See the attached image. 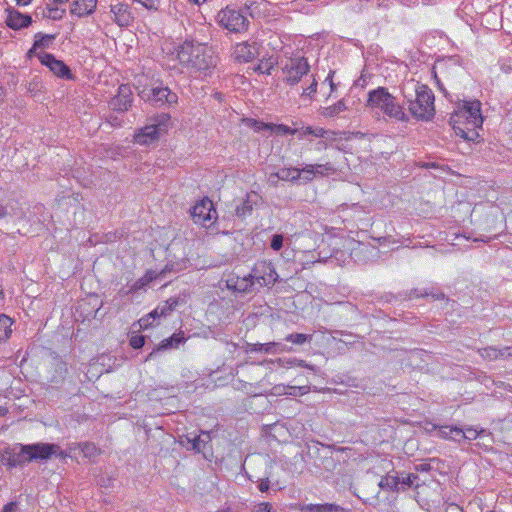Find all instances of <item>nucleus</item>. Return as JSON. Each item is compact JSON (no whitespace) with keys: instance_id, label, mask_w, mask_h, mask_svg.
I'll use <instances>...</instances> for the list:
<instances>
[{"instance_id":"47","label":"nucleus","mask_w":512,"mask_h":512,"mask_svg":"<svg viewBox=\"0 0 512 512\" xmlns=\"http://www.w3.org/2000/svg\"><path fill=\"white\" fill-rule=\"evenodd\" d=\"M449 432H452L450 437L451 440L460 441L464 438V428L452 426V429L449 430Z\"/></svg>"},{"instance_id":"1","label":"nucleus","mask_w":512,"mask_h":512,"mask_svg":"<svg viewBox=\"0 0 512 512\" xmlns=\"http://www.w3.org/2000/svg\"><path fill=\"white\" fill-rule=\"evenodd\" d=\"M177 58L182 65L200 72L209 71L217 64V57L211 47L189 40L180 45Z\"/></svg>"},{"instance_id":"39","label":"nucleus","mask_w":512,"mask_h":512,"mask_svg":"<svg viewBox=\"0 0 512 512\" xmlns=\"http://www.w3.org/2000/svg\"><path fill=\"white\" fill-rule=\"evenodd\" d=\"M315 175H325L333 172L335 169L331 163L314 165Z\"/></svg>"},{"instance_id":"52","label":"nucleus","mask_w":512,"mask_h":512,"mask_svg":"<svg viewBox=\"0 0 512 512\" xmlns=\"http://www.w3.org/2000/svg\"><path fill=\"white\" fill-rule=\"evenodd\" d=\"M512 357V347H504L502 349H498V358L508 359Z\"/></svg>"},{"instance_id":"35","label":"nucleus","mask_w":512,"mask_h":512,"mask_svg":"<svg viewBox=\"0 0 512 512\" xmlns=\"http://www.w3.org/2000/svg\"><path fill=\"white\" fill-rule=\"evenodd\" d=\"M487 434V431L485 429H474L472 427L464 428V438L467 440H475L478 437H482L483 435Z\"/></svg>"},{"instance_id":"58","label":"nucleus","mask_w":512,"mask_h":512,"mask_svg":"<svg viewBox=\"0 0 512 512\" xmlns=\"http://www.w3.org/2000/svg\"><path fill=\"white\" fill-rule=\"evenodd\" d=\"M166 303L168 304V306L171 308V311H174L175 308L179 305L180 303V297H171L169 298L168 300H166Z\"/></svg>"},{"instance_id":"54","label":"nucleus","mask_w":512,"mask_h":512,"mask_svg":"<svg viewBox=\"0 0 512 512\" xmlns=\"http://www.w3.org/2000/svg\"><path fill=\"white\" fill-rule=\"evenodd\" d=\"M254 512H273L272 505L270 503H267V502L260 503L255 508Z\"/></svg>"},{"instance_id":"13","label":"nucleus","mask_w":512,"mask_h":512,"mask_svg":"<svg viewBox=\"0 0 512 512\" xmlns=\"http://www.w3.org/2000/svg\"><path fill=\"white\" fill-rule=\"evenodd\" d=\"M132 95L131 87L128 84H121L118 87L117 95L109 101V107L122 113L128 111L132 106Z\"/></svg>"},{"instance_id":"8","label":"nucleus","mask_w":512,"mask_h":512,"mask_svg":"<svg viewBox=\"0 0 512 512\" xmlns=\"http://www.w3.org/2000/svg\"><path fill=\"white\" fill-rule=\"evenodd\" d=\"M286 74L285 81L293 86L297 84L310 70V65L305 57H293L282 68Z\"/></svg>"},{"instance_id":"28","label":"nucleus","mask_w":512,"mask_h":512,"mask_svg":"<svg viewBox=\"0 0 512 512\" xmlns=\"http://www.w3.org/2000/svg\"><path fill=\"white\" fill-rule=\"evenodd\" d=\"M13 320L5 315H0V343L6 342L12 334Z\"/></svg>"},{"instance_id":"60","label":"nucleus","mask_w":512,"mask_h":512,"mask_svg":"<svg viewBox=\"0 0 512 512\" xmlns=\"http://www.w3.org/2000/svg\"><path fill=\"white\" fill-rule=\"evenodd\" d=\"M298 133L300 134V136H305V135H313V127L311 126H307V127H303L301 129H299Z\"/></svg>"},{"instance_id":"36","label":"nucleus","mask_w":512,"mask_h":512,"mask_svg":"<svg viewBox=\"0 0 512 512\" xmlns=\"http://www.w3.org/2000/svg\"><path fill=\"white\" fill-rule=\"evenodd\" d=\"M154 310L145 315L144 317L140 318L138 323L141 329H147L153 325V322L159 318V316H153Z\"/></svg>"},{"instance_id":"34","label":"nucleus","mask_w":512,"mask_h":512,"mask_svg":"<svg viewBox=\"0 0 512 512\" xmlns=\"http://www.w3.org/2000/svg\"><path fill=\"white\" fill-rule=\"evenodd\" d=\"M298 131L299 129H293L284 124H272L271 127V132H274L276 134L295 135L296 133H298Z\"/></svg>"},{"instance_id":"51","label":"nucleus","mask_w":512,"mask_h":512,"mask_svg":"<svg viewBox=\"0 0 512 512\" xmlns=\"http://www.w3.org/2000/svg\"><path fill=\"white\" fill-rule=\"evenodd\" d=\"M317 91V81L316 79L312 76V82L311 84L309 85L308 88L304 89L303 90V95L305 96H308V97H311L312 94L316 93Z\"/></svg>"},{"instance_id":"53","label":"nucleus","mask_w":512,"mask_h":512,"mask_svg":"<svg viewBox=\"0 0 512 512\" xmlns=\"http://www.w3.org/2000/svg\"><path fill=\"white\" fill-rule=\"evenodd\" d=\"M114 479H112L111 477H108V476H101L97 483L101 486V487H105V488H108L110 486H112V483H113Z\"/></svg>"},{"instance_id":"25","label":"nucleus","mask_w":512,"mask_h":512,"mask_svg":"<svg viewBox=\"0 0 512 512\" xmlns=\"http://www.w3.org/2000/svg\"><path fill=\"white\" fill-rule=\"evenodd\" d=\"M465 113H467V118L472 119L475 125L483 122V118L481 116V103L478 100L467 101L464 104Z\"/></svg>"},{"instance_id":"31","label":"nucleus","mask_w":512,"mask_h":512,"mask_svg":"<svg viewBox=\"0 0 512 512\" xmlns=\"http://www.w3.org/2000/svg\"><path fill=\"white\" fill-rule=\"evenodd\" d=\"M54 38L55 37L53 35L43 34L41 32L35 34V40H34V44L32 46V50L49 47V45L52 43Z\"/></svg>"},{"instance_id":"22","label":"nucleus","mask_w":512,"mask_h":512,"mask_svg":"<svg viewBox=\"0 0 512 512\" xmlns=\"http://www.w3.org/2000/svg\"><path fill=\"white\" fill-rule=\"evenodd\" d=\"M110 11L114 14V21L119 26H127L132 20L131 14L128 11V6L126 4L117 3L115 5H111Z\"/></svg>"},{"instance_id":"2","label":"nucleus","mask_w":512,"mask_h":512,"mask_svg":"<svg viewBox=\"0 0 512 512\" xmlns=\"http://www.w3.org/2000/svg\"><path fill=\"white\" fill-rule=\"evenodd\" d=\"M367 104L372 109H377L390 119L400 122H408L409 117L396 97L389 93L386 87H378L368 92Z\"/></svg>"},{"instance_id":"12","label":"nucleus","mask_w":512,"mask_h":512,"mask_svg":"<svg viewBox=\"0 0 512 512\" xmlns=\"http://www.w3.org/2000/svg\"><path fill=\"white\" fill-rule=\"evenodd\" d=\"M37 57L56 76L63 79L73 78L70 68L63 61L56 59L53 54L41 52L37 54Z\"/></svg>"},{"instance_id":"19","label":"nucleus","mask_w":512,"mask_h":512,"mask_svg":"<svg viewBox=\"0 0 512 512\" xmlns=\"http://www.w3.org/2000/svg\"><path fill=\"white\" fill-rule=\"evenodd\" d=\"M66 374L67 364L62 360H55L52 364V371L47 377V380L53 387H58L64 382Z\"/></svg>"},{"instance_id":"63","label":"nucleus","mask_w":512,"mask_h":512,"mask_svg":"<svg viewBox=\"0 0 512 512\" xmlns=\"http://www.w3.org/2000/svg\"><path fill=\"white\" fill-rule=\"evenodd\" d=\"M276 175H277V172H275V173H271V174L269 175L268 181H269V183H270L271 185L276 186V185H277V183H278V181L280 180V179H277V176H276Z\"/></svg>"},{"instance_id":"18","label":"nucleus","mask_w":512,"mask_h":512,"mask_svg":"<svg viewBox=\"0 0 512 512\" xmlns=\"http://www.w3.org/2000/svg\"><path fill=\"white\" fill-rule=\"evenodd\" d=\"M7 17H6V25L13 30H20L23 28H27L32 24V18L28 14H23L18 10L8 8Z\"/></svg>"},{"instance_id":"6","label":"nucleus","mask_w":512,"mask_h":512,"mask_svg":"<svg viewBox=\"0 0 512 512\" xmlns=\"http://www.w3.org/2000/svg\"><path fill=\"white\" fill-rule=\"evenodd\" d=\"M217 24L231 33L247 31L249 20L241 10L229 6L221 9L216 15Z\"/></svg>"},{"instance_id":"33","label":"nucleus","mask_w":512,"mask_h":512,"mask_svg":"<svg viewBox=\"0 0 512 512\" xmlns=\"http://www.w3.org/2000/svg\"><path fill=\"white\" fill-rule=\"evenodd\" d=\"M312 335L304 333H291L285 337V340L295 345H303L305 342L310 341Z\"/></svg>"},{"instance_id":"59","label":"nucleus","mask_w":512,"mask_h":512,"mask_svg":"<svg viewBox=\"0 0 512 512\" xmlns=\"http://www.w3.org/2000/svg\"><path fill=\"white\" fill-rule=\"evenodd\" d=\"M328 133H329V131L325 130L324 128H321V127L314 128L313 127V136H315V137L324 138Z\"/></svg>"},{"instance_id":"48","label":"nucleus","mask_w":512,"mask_h":512,"mask_svg":"<svg viewBox=\"0 0 512 512\" xmlns=\"http://www.w3.org/2000/svg\"><path fill=\"white\" fill-rule=\"evenodd\" d=\"M416 479H418V476L416 474L410 473L407 474L406 477L400 479V484L406 487H411Z\"/></svg>"},{"instance_id":"32","label":"nucleus","mask_w":512,"mask_h":512,"mask_svg":"<svg viewBox=\"0 0 512 512\" xmlns=\"http://www.w3.org/2000/svg\"><path fill=\"white\" fill-rule=\"evenodd\" d=\"M348 108L344 100H339L337 103L328 106L324 109L323 115L325 117H335L343 111H346Z\"/></svg>"},{"instance_id":"10","label":"nucleus","mask_w":512,"mask_h":512,"mask_svg":"<svg viewBox=\"0 0 512 512\" xmlns=\"http://www.w3.org/2000/svg\"><path fill=\"white\" fill-rule=\"evenodd\" d=\"M191 217L196 224L208 226V223L217 217L213 202L207 197L196 202L191 208Z\"/></svg>"},{"instance_id":"17","label":"nucleus","mask_w":512,"mask_h":512,"mask_svg":"<svg viewBox=\"0 0 512 512\" xmlns=\"http://www.w3.org/2000/svg\"><path fill=\"white\" fill-rule=\"evenodd\" d=\"M258 54V45L256 42H241L235 45L233 58L239 63H248Z\"/></svg>"},{"instance_id":"30","label":"nucleus","mask_w":512,"mask_h":512,"mask_svg":"<svg viewBox=\"0 0 512 512\" xmlns=\"http://www.w3.org/2000/svg\"><path fill=\"white\" fill-rule=\"evenodd\" d=\"M76 449L80 450L84 457L87 458L93 457L97 454L96 446L90 442L76 443L74 444V447H70L71 451H75Z\"/></svg>"},{"instance_id":"5","label":"nucleus","mask_w":512,"mask_h":512,"mask_svg":"<svg viewBox=\"0 0 512 512\" xmlns=\"http://www.w3.org/2000/svg\"><path fill=\"white\" fill-rule=\"evenodd\" d=\"M138 94L142 100L154 107H171L178 101L177 94L169 87L163 86L162 83L152 85L151 87H144Z\"/></svg>"},{"instance_id":"21","label":"nucleus","mask_w":512,"mask_h":512,"mask_svg":"<svg viewBox=\"0 0 512 512\" xmlns=\"http://www.w3.org/2000/svg\"><path fill=\"white\" fill-rule=\"evenodd\" d=\"M259 195L256 192L247 193L246 198L236 206L235 213L238 217L245 218L251 215L254 206L258 204Z\"/></svg>"},{"instance_id":"40","label":"nucleus","mask_w":512,"mask_h":512,"mask_svg":"<svg viewBox=\"0 0 512 512\" xmlns=\"http://www.w3.org/2000/svg\"><path fill=\"white\" fill-rule=\"evenodd\" d=\"M248 121L250 123V126L255 131H262V130H270L271 131L272 124H270V123H264V122H261V121L255 120V119H249Z\"/></svg>"},{"instance_id":"56","label":"nucleus","mask_w":512,"mask_h":512,"mask_svg":"<svg viewBox=\"0 0 512 512\" xmlns=\"http://www.w3.org/2000/svg\"><path fill=\"white\" fill-rule=\"evenodd\" d=\"M270 488V481L269 478L261 479L258 484V489L261 492H267Z\"/></svg>"},{"instance_id":"64","label":"nucleus","mask_w":512,"mask_h":512,"mask_svg":"<svg viewBox=\"0 0 512 512\" xmlns=\"http://www.w3.org/2000/svg\"><path fill=\"white\" fill-rule=\"evenodd\" d=\"M440 426L436 425V424H433V423H428L427 424V427H426V430L428 432H432V431H437L438 432V429H439Z\"/></svg>"},{"instance_id":"46","label":"nucleus","mask_w":512,"mask_h":512,"mask_svg":"<svg viewBox=\"0 0 512 512\" xmlns=\"http://www.w3.org/2000/svg\"><path fill=\"white\" fill-rule=\"evenodd\" d=\"M273 69V63L270 61L261 62L256 68L255 71H258L262 74H271V70Z\"/></svg>"},{"instance_id":"57","label":"nucleus","mask_w":512,"mask_h":512,"mask_svg":"<svg viewBox=\"0 0 512 512\" xmlns=\"http://www.w3.org/2000/svg\"><path fill=\"white\" fill-rule=\"evenodd\" d=\"M17 507H18V505L16 502H9L4 505V507L2 508V510L0 512H16Z\"/></svg>"},{"instance_id":"20","label":"nucleus","mask_w":512,"mask_h":512,"mask_svg":"<svg viewBox=\"0 0 512 512\" xmlns=\"http://www.w3.org/2000/svg\"><path fill=\"white\" fill-rule=\"evenodd\" d=\"M97 0H76L72 3L70 13L77 17H84L95 12Z\"/></svg>"},{"instance_id":"38","label":"nucleus","mask_w":512,"mask_h":512,"mask_svg":"<svg viewBox=\"0 0 512 512\" xmlns=\"http://www.w3.org/2000/svg\"><path fill=\"white\" fill-rule=\"evenodd\" d=\"M301 178L306 182L311 181L315 176L314 165H306L304 168L300 169Z\"/></svg>"},{"instance_id":"16","label":"nucleus","mask_w":512,"mask_h":512,"mask_svg":"<svg viewBox=\"0 0 512 512\" xmlns=\"http://www.w3.org/2000/svg\"><path fill=\"white\" fill-rule=\"evenodd\" d=\"M428 296H431L434 300L445 299V294L443 292L434 291V289H432V288L431 289L425 288L423 290H419V289L415 288V289H411L409 291L400 292L397 296H394L392 294L386 295V300L390 302L392 300V298H397L400 300H411L414 298L428 297Z\"/></svg>"},{"instance_id":"14","label":"nucleus","mask_w":512,"mask_h":512,"mask_svg":"<svg viewBox=\"0 0 512 512\" xmlns=\"http://www.w3.org/2000/svg\"><path fill=\"white\" fill-rule=\"evenodd\" d=\"M211 441L210 432L201 431L199 435L187 434L180 438V445L187 450H192L196 453L204 452L206 445Z\"/></svg>"},{"instance_id":"29","label":"nucleus","mask_w":512,"mask_h":512,"mask_svg":"<svg viewBox=\"0 0 512 512\" xmlns=\"http://www.w3.org/2000/svg\"><path fill=\"white\" fill-rule=\"evenodd\" d=\"M277 179H281L283 181H292L295 182L301 178V172L298 168H282L277 171Z\"/></svg>"},{"instance_id":"3","label":"nucleus","mask_w":512,"mask_h":512,"mask_svg":"<svg viewBox=\"0 0 512 512\" xmlns=\"http://www.w3.org/2000/svg\"><path fill=\"white\" fill-rule=\"evenodd\" d=\"M415 99L404 94L408 110L413 117L418 120H430L435 113L434 94L428 86L423 84H415Z\"/></svg>"},{"instance_id":"43","label":"nucleus","mask_w":512,"mask_h":512,"mask_svg":"<svg viewBox=\"0 0 512 512\" xmlns=\"http://www.w3.org/2000/svg\"><path fill=\"white\" fill-rule=\"evenodd\" d=\"M130 345L134 349H140L145 345V336L135 335L130 338Z\"/></svg>"},{"instance_id":"42","label":"nucleus","mask_w":512,"mask_h":512,"mask_svg":"<svg viewBox=\"0 0 512 512\" xmlns=\"http://www.w3.org/2000/svg\"><path fill=\"white\" fill-rule=\"evenodd\" d=\"M171 312H172L171 308L168 306V304L165 301L163 304L158 305L154 309V315L153 316H159V318H160L162 316L169 315Z\"/></svg>"},{"instance_id":"62","label":"nucleus","mask_w":512,"mask_h":512,"mask_svg":"<svg viewBox=\"0 0 512 512\" xmlns=\"http://www.w3.org/2000/svg\"><path fill=\"white\" fill-rule=\"evenodd\" d=\"M446 512H464V511L460 506H458L456 504H451L446 508Z\"/></svg>"},{"instance_id":"4","label":"nucleus","mask_w":512,"mask_h":512,"mask_svg":"<svg viewBox=\"0 0 512 512\" xmlns=\"http://www.w3.org/2000/svg\"><path fill=\"white\" fill-rule=\"evenodd\" d=\"M171 116L161 113L150 119V123L139 129L134 135V142L139 145H149L157 141L168 131Z\"/></svg>"},{"instance_id":"15","label":"nucleus","mask_w":512,"mask_h":512,"mask_svg":"<svg viewBox=\"0 0 512 512\" xmlns=\"http://www.w3.org/2000/svg\"><path fill=\"white\" fill-rule=\"evenodd\" d=\"M226 287L234 293L247 294L257 290L249 274L240 277L236 274H230L226 279Z\"/></svg>"},{"instance_id":"55","label":"nucleus","mask_w":512,"mask_h":512,"mask_svg":"<svg viewBox=\"0 0 512 512\" xmlns=\"http://www.w3.org/2000/svg\"><path fill=\"white\" fill-rule=\"evenodd\" d=\"M136 2L142 4L144 7L148 9L156 8L158 4V0H135Z\"/></svg>"},{"instance_id":"49","label":"nucleus","mask_w":512,"mask_h":512,"mask_svg":"<svg viewBox=\"0 0 512 512\" xmlns=\"http://www.w3.org/2000/svg\"><path fill=\"white\" fill-rule=\"evenodd\" d=\"M287 363L289 365H297L299 367L308 368L314 372H317V369L315 366L307 364L304 360L291 359Z\"/></svg>"},{"instance_id":"11","label":"nucleus","mask_w":512,"mask_h":512,"mask_svg":"<svg viewBox=\"0 0 512 512\" xmlns=\"http://www.w3.org/2000/svg\"><path fill=\"white\" fill-rule=\"evenodd\" d=\"M27 453L29 452L26 450L25 444H15L13 447L5 449L2 454V462L11 468L24 466L31 462Z\"/></svg>"},{"instance_id":"9","label":"nucleus","mask_w":512,"mask_h":512,"mask_svg":"<svg viewBox=\"0 0 512 512\" xmlns=\"http://www.w3.org/2000/svg\"><path fill=\"white\" fill-rule=\"evenodd\" d=\"M27 453L32 461H45L50 459L53 455L60 458H65L67 454L61 450L60 446L53 443H34L26 444Z\"/></svg>"},{"instance_id":"27","label":"nucleus","mask_w":512,"mask_h":512,"mask_svg":"<svg viewBox=\"0 0 512 512\" xmlns=\"http://www.w3.org/2000/svg\"><path fill=\"white\" fill-rule=\"evenodd\" d=\"M399 484L400 478L397 475L387 474L381 478V480L378 483V486L382 490L394 492L399 490Z\"/></svg>"},{"instance_id":"45","label":"nucleus","mask_w":512,"mask_h":512,"mask_svg":"<svg viewBox=\"0 0 512 512\" xmlns=\"http://www.w3.org/2000/svg\"><path fill=\"white\" fill-rule=\"evenodd\" d=\"M47 9L49 11L48 17L53 20H60L65 13V9H58L50 6H47Z\"/></svg>"},{"instance_id":"37","label":"nucleus","mask_w":512,"mask_h":512,"mask_svg":"<svg viewBox=\"0 0 512 512\" xmlns=\"http://www.w3.org/2000/svg\"><path fill=\"white\" fill-rule=\"evenodd\" d=\"M481 357L488 360H496L498 358V349L495 347H486L479 350Z\"/></svg>"},{"instance_id":"61","label":"nucleus","mask_w":512,"mask_h":512,"mask_svg":"<svg viewBox=\"0 0 512 512\" xmlns=\"http://www.w3.org/2000/svg\"><path fill=\"white\" fill-rule=\"evenodd\" d=\"M415 469L421 472H428L431 470V465L428 463H421L416 465Z\"/></svg>"},{"instance_id":"23","label":"nucleus","mask_w":512,"mask_h":512,"mask_svg":"<svg viewBox=\"0 0 512 512\" xmlns=\"http://www.w3.org/2000/svg\"><path fill=\"white\" fill-rule=\"evenodd\" d=\"M281 347H282V344L277 343V342H269V343H264V344L247 343L246 344V352H250V353L260 352V353H266V354H269V353L274 354V353L281 351L282 350V349H280Z\"/></svg>"},{"instance_id":"41","label":"nucleus","mask_w":512,"mask_h":512,"mask_svg":"<svg viewBox=\"0 0 512 512\" xmlns=\"http://www.w3.org/2000/svg\"><path fill=\"white\" fill-rule=\"evenodd\" d=\"M284 237L282 234H274L270 246L274 251H279L283 247Z\"/></svg>"},{"instance_id":"24","label":"nucleus","mask_w":512,"mask_h":512,"mask_svg":"<svg viewBox=\"0 0 512 512\" xmlns=\"http://www.w3.org/2000/svg\"><path fill=\"white\" fill-rule=\"evenodd\" d=\"M185 341V337L183 335V332H179V333H174L172 336H170L169 338H166L164 339L160 344L159 346L157 347V349L153 350L147 357L146 360H149L156 351H160V350H167V349H170V348H177L181 343H183Z\"/></svg>"},{"instance_id":"26","label":"nucleus","mask_w":512,"mask_h":512,"mask_svg":"<svg viewBox=\"0 0 512 512\" xmlns=\"http://www.w3.org/2000/svg\"><path fill=\"white\" fill-rule=\"evenodd\" d=\"M306 512H344L345 509L337 504L325 503V504H309L305 506Z\"/></svg>"},{"instance_id":"44","label":"nucleus","mask_w":512,"mask_h":512,"mask_svg":"<svg viewBox=\"0 0 512 512\" xmlns=\"http://www.w3.org/2000/svg\"><path fill=\"white\" fill-rule=\"evenodd\" d=\"M287 388L289 389V391L284 392V394H288V395H292V396H296L297 392H299L300 395H304L309 391L308 386H299V387L288 386Z\"/></svg>"},{"instance_id":"7","label":"nucleus","mask_w":512,"mask_h":512,"mask_svg":"<svg viewBox=\"0 0 512 512\" xmlns=\"http://www.w3.org/2000/svg\"><path fill=\"white\" fill-rule=\"evenodd\" d=\"M254 287H269L276 283L278 274L270 262L261 261L254 265L249 273Z\"/></svg>"},{"instance_id":"50","label":"nucleus","mask_w":512,"mask_h":512,"mask_svg":"<svg viewBox=\"0 0 512 512\" xmlns=\"http://www.w3.org/2000/svg\"><path fill=\"white\" fill-rule=\"evenodd\" d=\"M451 429H452V426H448V425L440 426L437 434L440 438L450 439L452 432H449V430H451Z\"/></svg>"}]
</instances>
